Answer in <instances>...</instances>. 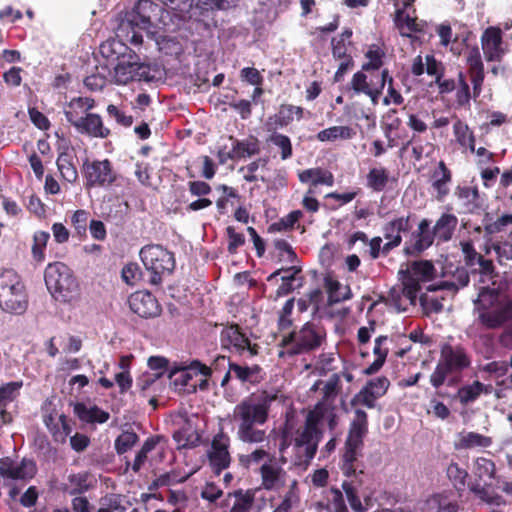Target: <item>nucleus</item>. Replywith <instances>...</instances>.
<instances>
[{
	"label": "nucleus",
	"mask_w": 512,
	"mask_h": 512,
	"mask_svg": "<svg viewBox=\"0 0 512 512\" xmlns=\"http://www.w3.org/2000/svg\"><path fill=\"white\" fill-rule=\"evenodd\" d=\"M278 399L277 391L263 390L239 402L233 410L236 437L246 444H260L267 438L260 426L267 423L272 403Z\"/></svg>",
	"instance_id": "1"
},
{
	"label": "nucleus",
	"mask_w": 512,
	"mask_h": 512,
	"mask_svg": "<svg viewBox=\"0 0 512 512\" xmlns=\"http://www.w3.org/2000/svg\"><path fill=\"white\" fill-rule=\"evenodd\" d=\"M100 53L108 61H117L112 71H109L110 79L117 85H126L130 81H150V66L140 62L136 55L122 41L117 39L107 40L100 45Z\"/></svg>",
	"instance_id": "2"
},
{
	"label": "nucleus",
	"mask_w": 512,
	"mask_h": 512,
	"mask_svg": "<svg viewBox=\"0 0 512 512\" xmlns=\"http://www.w3.org/2000/svg\"><path fill=\"white\" fill-rule=\"evenodd\" d=\"M367 434L368 415L364 410L356 409L341 450L339 468L345 477L357 479L358 485L363 484L362 476L365 464L361 457L363 456L364 438Z\"/></svg>",
	"instance_id": "3"
},
{
	"label": "nucleus",
	"mask_w": 512,
	"mask_h": 512,
	"mask_svg": "<svg viewBox=\"0 0 512 512\" xmlns=\"http://www.w3.org/2000/svg\"><path fill=\"white\" fill-rule=\"evenodd\" d=\"M326 330L323 325L313 321L304 323L283 335L278 346L279 358H293L318 350L326 342Z\"/></svg>",
	"instance_id": "4"
},
{
	"label": "nucleus",
	"mask_w": 512,
	"mask_h": 512,
	"mask_svg": "<svg viewBox=\"0 0 512 512\" xmlns=\"http://www.w3.org/2000/svg\"><path fill=\"white\" fill-rule=\"evenodd\" d=\"M474 305L479 321L488 329H498L512 320V297L505 290H479Z\"/></svg>",
	"instance_id": "5"
},
{
	"label": "nucleus",
	"mask_w": 512,
	"mask_h": 512,
	"mask_svg": "<svg viewBox=\"0 0 512 512\" xmlns=\"http://www.w3.org/2000/svg\"><path fill=\"white\" fill-rule=\"evenodd\" d=\"M471 359L462 345L443 343L440 347V357L437 365L430 375L431 385L438 389L453 373H459L469 368Z\"/></svg>",
	"instance_id": "6"
},
{
	"label": "nucleus",
	"mask_w": 512,
	"mask_h": 512,
	"mask_svg": "<svg viewBox=\"0 0 512 512\" xmlns=\"http://www.w3.org/2000/svg\"><path fill=\"white\" fill-rule=\"evenodd\" d=\"M139 256L148 276L145 284L160 285L175 269L174 255L161 245H146L141 248Z\"/></svg>",
	"instance_id": "7"
},
{
	"label": "nucleus",
	"mask_w": 512,
	"mask_h": 512,
	"mask_svg": "<svg viewBox=\"0 0 512 512\" xmlns=\"http://www.w3.org/2000/svg\"><path fill=\"white\" fill-rule=\"evenodd\" d=\"M220 342L224 349L242 355L248 352L250 356H256L259 352V345L251 343L250 339L236 324H227L220 333Z\"/></svg>",
	"instance_id": "8"
},
{
	"label": "nucleus",
	"mask_w": 512,
	"mask_h": 512,
	"mask_svg": "<svg viewBox=\"0 0 512 512\" xmlns=\"http://www.w3.org/2000/svg\"><path fill=\"white\" fill-rule=\"evenodd\" d=\"M403 288H420V283L431 282L436 278V269L429 260L414 261L398 272Z\"/></svg>",
	"instance_id": "9"
},
{
	"label": "nucleus",
	"mask_w": 512,
	"mask_h": 512,
	"mask_svg": "<svg viewBox=\"0 0 512 512\" xmlns=\"http://www.w3.org/2000/svg\"><path fill=\"white\" fill-rule=\"evenodd\" d=\"M211 368L195 360L188 367L172 369L169 372V378L172 380L176 389L185 393L196 392V377L210 376Z\"/></svg>",
	"instance_id": "10"
},
{
	"label": "nucleus",
	"mask_w": 512,
	"mask_h": 512,
	"mask_svg": "<svg viewBox=\"0 0 512 512\" xmlns=\"http://www.w3.org/2000/svg\"><path fill=\"white\" fill-rule=\"evenodd\" d=\"M435 240L431 221L423 218L411 233L409 240L405 242L403 253L408 257H417L430 248Z\"/></svg>",
	"instance_id": "11"
},
{
	"label": "nucleus",
	"mask_w": 512,
	"mask_h": 512,
	"mask_svg": "<svg viewBox=\"0 0 512 512\" xmlns=\"http://www.w3.org/2000/svg\"><path fill=\"white\" fill-rule=\"evenodd\" d=\"M229 447L230 437L222 430L213 437L207 457L214 474L220 475L222 471L229 468L231 464Z\"/></svg>",
	"instance_id": "12"
},
{
	"label": "nucleus",
	"mask_w": 512,
	"mask_h": 512,
	"mask_svg": "<svg viewBox=\"0 0 512 512\" xmlns=\"http://www.w3.org/2000/svg\"><path fill=\"white\" fill-rule=\"evenodd\" d=\"M161 7L151 0H139L134 8L127 13L126 19L121 23V27L130 26L142 30L149 29L152 24V18L158 15Z\"/></svg>",
	"instance_id": "13"
},
{
	"label": "nucleus",
	"mask_w": 512,
	"mask_h": 512,
	"mask_svg": "<svg viewBox=\"0 0 512 512\" xmlns=\"http://www.w3.org/2000/svg\"><path fill=\"white\" fill-rule=\"evenodd\" d=\"M389 386L390 381L385 376L371 379L351 399V405L360 404L368 409H373L376 406V401L386 394Z\"/></svg>",
	"instance_id": "14"
},
{
	"label": "nucleus",
	"mask_w": 512,
	"mask_h": 512,
	"mask_svg": "<svg viewBox=\"0 0 512 512\" xmlns=\"http://www.w3.org/2000/svg\"><path fill=\"white\" fill-rule=\"evenodd\" d=\"M130 309L142 318H154L160 315L161 305L150 290H135L128 299Z\"/></svg>",
	"instance_id": "15"
},
{
	"label": "nucleus",
	"mask_w": 512,
	"mask_h": 512,
	"mask_svg": "<svg viewBox=\"0 0 512 512\" xmlns=\"http://www.w3.org/2000/svg\"><path fill=\"white\" fill-rule=\"evenodd\" d=\"M84 173L87 181L86 185L88 187L109 186L116 178V175L112 170L111 163L108 160L85 163Z\"/></svg>",
	"instance_id": "16"
},
{
	"label": "nucleus",
	"mask_w": 512,
	"mask_h": 512,
	"mask_svg": "<svg viewBox=\"0 0 512 512\" xmlns=\"http://www.w3.org/2000/svg\"><path fill=\"white\" fill-rule=\"evenodd\" d=\"M0 308L10 314L25 313L28 308L26 290H0Z\"/></svg>",
	"instance_id": "17"
},
{
	"label": "nucleus",
	"mask_w": 512,
	"mask_h": 512,
	"mask_svg": "<svg viewBox=\"0 0 512 512\" xmlns=\"http://www.w3.org/2000/svg\"><path fill=\"white\" fill-rule=\"evenodd\" d=\"M44 280L46 288H70L74 283L70 269L63 263L49 264Z\"/></svg>",
	"instance_id": "18"
},
{
	"label": "nucleus",
	"mask_w": 512,
	"mask_h": 512,
	"mask_svg": "<svg viewBox=\"0 0 512 512\" xmlns=\"http://www.w3.org/2000/svg\"><path fill=\"white\" fill-rule=\"evenodd\" d=\"M482 49L488 61H498L502 57V36L499 28L490 27L485 30L481 38Z\"/></svg>",
	"instance_id": "19"
},
{
	"label": "nucleus",
	"mask_w": 512,
	"mask_h": 512,
	"mask_svg": "<svg viewBox=\"0 0 512 512\" xmlns=\"http://www.w3.org/2000/svg\"><path fill=\"white\" fill-rule=\"evenodd\" d=\"M75 129L81 134L94 138H106L110 134V130L104 126L101 116L95 113L86 114Z\"/></svg>",
	"instance_id": "20"
},
{
	"label": "nucleus",
	"mask_w": 512,
	"mask_h": 512,
	"mask_svg": "<svg viewBox=\"0 0 512 512\" xmlns=\"http://www.w3.org/2000/svg\"><path fill=\"white\" fill-rule=\"evenodd\" d=\"M261 476V486L267 491L277 489L281 484L282 477L286 474L282 467L277 466L275 462L267 461L259 469Z\"/></svg>",
	"instance_id": "21"
},
{
	"label": "nucleus",
	"mask_w": 512,
	"mask_h": 512,
	"mask_svg": "<svg viewBox=\"0 0 512 512\" xmlns=\"http://www.w3.org/2000/svg\"><path fill=\"white\" fill-rule=\"evenodd\" d=\"M458 225V218L451 213H443L435 222L433 234L438 243H445L452 239Z\"/></svg>",
	"instance_id": "22"
},
{
	"label": "nucleus",
	"mask_w": 512,
	"mask_h": 512,
	"mask_svg": "<svg viewBox=\"0 0 512 512\" xmlns=\"http://www.w3.org/2000/svg\"><path fill=\"white\" fill-rule=\"evenodd\" d=\"M74 414L85 423H105L108 421L110 415L108 412L102 410L97 405L87 406L83 402H78L74 405Z\"/></svg>",
	"instance_id": "23"
},
{
	"label": "nucleus",
	"mask_w": 512,
	"mask_h": 512,
	"mask_svg": "<svg viewBox=\"0 0 512 512\" xmlns=\"http://www.w3.org/2000/svg\"><path fill=\"white\" fill-rule=\"evenodd\" d=\"M281 280L279 288H301L303 286V280L300 276V270L296 267H290L287 269H280L268 277V281L271 284H277L278 280Z\"/></svg>",
	"instance_id": "24"
},
{
	"label": "nucleus",
	"mask_w": 512,
	"mask_h": 512,
	"mask_svg": "<svg viewBox=\"0 0 512 512\" xmlns=\"http://www.w3.org/2000/svg\"><path fill=\"white\" fill-rule=\"evenodd\" d=\"M411 229L410 216H401L394 218L382 227L385 239H391L402 242V233H407Z\"/></svg>",
	"instance_id": "25"
},
{
	"label": "nucleus",
	"mask_w": 512,
	"mask_h": 512,
	"mask_svg": "<svg viewBox=\"0 0 512 512\" xmlns=\"http://www.w3.org/2000/svg\"><path fill=\"white\" fill-rule=\"evenodd\" d=\"M492 443L493 440L489 436L477 432H462L458 435L455 447L456 449L488 448Z\"/></svg>",
	"instance_id": "26"
},
{
	"label": "nucleus",
	"mask_w": 512,
	"mask_h": 512,
	"mask_svg": "<svg viewBox=\"0 0 512 512\" xmlns=\"http://www.w3.org/2000/svg\"><path fill=\"white\" fill-rule=\"evenodd\" d=\"M451 171L443 161L438 164V169L432 174V187L437 191V199L442 200L448 193V184L451 182Z\"/></svg>",
	"instance_id": "27"
},
{
	"label": "nucleus",
	"mask_w": 512,
	"mask_h": 512,
	"mask_svg": "<svg viewBox=\"0 0 512 512\" xmlns=\"http://www.w3.org/2000/svg\"><path fill=\"white\" fill-rule=\"evenodd\" d=\"M356 135V130L350 126H331L319 131L316 138L320 142H335L350 140Z\"/></svg>",
	"instance_id": "28"
},
{
	"label": "nucleus",
	"mask_w": 512,
	"mask_h": 512,
	"mask_svg": "<svg viewBox=\"0 0 512 512\" xmlns=\"http://www.w3.org/2000/svg\"><path fill=\"white\" fill-rule=\"evenodd\" d=\"M232 497L235 500L230 509V512H248L252 508L255 501V490L248 489L244 491L243 489H237L233 492H229L227 494L226 501Z\"/></svg>",
	"instance_id": "29"
},
{
	"label": "nucleus",
	"mask_w": 512,
	"mask_h": 512,
	"mask_svg": "<svg viewBox=\"0 0 512 512\" xmlns=\"http://www.w3.org/2000/svg\"><path fill=\"white\" fill-rule=\"evenodd\" d=\"M455 195L461 201L466 213H475L481 208L479 202V193L476 187H457Z\"/></svg>",
	"instance_id": "30"
},
{
	"label": "nucleus",
	"mask_w": 512,
	"mask_h": 512,
	"mask_svg": "<svg viewBox=\"0 0 512 512\" xmlns=\"http://www.w3.org/2000/svg\"><path fill=\"white\" fill-rule=\"evenodd\" d=\"M229 139L232 141L237 159L252 157L260 153V143L255 137L238 140L230 136Z\"/></svg>",
	"instance_id": "31"
},
{
	"label": "nucleus",
	"mask_w": 512,
	"mask_h": 512,
	"mask_svg": "<svg viewBox=\"0 0 512 512\" xmlns=\"http://www.w3.org/2000/svg\"><path fill=\"white\" fill-rule=\"evenodd\" d=\"M490 485L473 483L469 485L470 491L481 501L496 507L505 506L507 501L498 493L489 490Z\"/></svg>",
	"instance_id": "32"
},
{
	"label": "nucleus",
	"mask_w": 512,
	"mask_h": 512,
	"mask_svg": "<svg viewBox=\"0 0 512 512\" xmlns=\"http://www.w3.org/2000/svg\"><path fill=\"white\" fill-rule=\"evenodd\" d=\"M8 473L10 474L9 479L28 482L36 476L37 465L33 459L24 457L15 465L14 469Z\"/></svg>",
	"instance_id": "33"
},
{
	"label": "nucleus",
	"mask_w": 512,
	"mask_h": 512,
	"mask_svg": "<svg viewBox=\"0 0 512 512\" xmlns=\"http://www.w3.org/2000/svg\"><path fill=\"white\" fill-rule=\"evenodd\" d=\"M261 368L258 365L251 367L241 366L236 363H229V370L225 373L221 385L225 386L230 379V373H234L235 377L242 382H253V377L260 372Z\"/></svg>",
	"instance_id": "34"
},
{
	"label": "nucleus",
	"mask_w": 512,
	"mask_h": 512,
	"mask_svg": "<svg viewBox=\"0 0 512 512\" xmlns=\"http://www.w3.org/2000/svg\"><path fill=\"white\" fill-rule=\"evenodd\" d=\"M299 180L302 183L311 182L314 186L325 184L328 186L333 185V176L330 172L321 168L306 169L299 173Z\"/></svg>",
	"instance_id": "35"
},
{
	"label": "nucleus",
	"mask_w": 512,
	"mask_h": 512,
	"mask_svg": "<svg viewBox=\"0 0 512 512\" xmlns=\"http://www.w3.org/2000/svg\"><path fill=\"white\" fill-rule=\"evenodd\" d=\"M148 366L156 373L154 374V378L151 376H144L142 380L138 381V385H141L142 390H145L151 383L154 382L155 378H159L168 370L169 361L163 356H151L148 359Z\"/></svg>",
	"instance_id": "36"
},
{
	"label": "nucleus",
	"mask_w": 512,
	"mask_h": 512,
	"mask_svg": "<svg viewBox=\"0 0 512 512\" xmlns=\"http://www.w3.org/2000/svg\"><path fill=\"white\" fill-rule=\"evenodd\" d=\"M389 180V173L383 167L371 168L366 176L367 187L375 192H381Z\"/></svg>",
	"instance_id": "37"
},
{
	"label": "nucleus",
	"mask_w": 512,
	"mask_h": 512,
	"mask_svg": "<svg viewBox=\"0 0 512 512\" xmlns=\"http://www.w3.org/2000/svg\"><path fill=\"white\" fill-rule=\"evenodd\" d=\"M388 78L389 73L386 69L381 73H372L369 75V88L371 89L370 99L374 105L378 104Z\"/></svg>",
	"instance_id": "38"
},
{
	"label": "nucleus",
	"mask_w": 512,
	"mask_h": 512,
	"mask_svg": "<svg viewBox=\"0 0 512 512\" xmlns=\"http://www.w3.org/2000/svg\"><path fill=\"white\" fill-rule=\"evenodd\" d=\"M264 459L270 462H276L275 454H270L263 448H257L249 454L239 455V464L243 468L249 469L252 465L259 464Z\"/></svg>",
	"instance_id": "39"
},
{
	"label": "nucleus",
	"mask_w": 512,
	"mask_h": 512,
	"mask_svg": "<svg viewBox=\"0 0 512 512\" xmlns=\"http://www.w3.org/2000/svg\"><path fill=\"white\" fill-rule=\"evenodd\" d=\"M144 274L140 266L135 262L125 264L121 270V279L128 286H136L145 283Z\"/></svg>",
	"instance_id": "40"
},
{
	"label": "nucleus",
	"mask_w": 512,
	"mask_h": 512,
	"mask_svg": "<svg viewBox=\"0 0 512 512\" xmlns=\"http://www.w3.org/2000/svg\"><path fill=\"white\" fill-rule=\"evenodd\" d=\"M360 486L361 485L357 484V479L355 478H351L350 480H344L342 482V489L346 494L350 507L355 512H362L364 510L362 502L358 496V487Z\"/></svg>",
	"instance_id": "41"
},
{
	"label": "nucleus",
	"mask_w": 512,
	"mask_h": 512,
	"mask_svg": "<svg viewBox=\"0 0 512 512\" xmlns=\"http://www.w3.org/2000/svg\"><path fill=\"white\" fill-rule=\"evenodd\" d=\"M481 395V382L476 380L472 384L464 385L457 390L455 398L466 406L476 401Z\"/></svg>",
	"instance_id": "42"
},
{
	"label": "nucleus",
	"mask_w": 512,
	"mask_h": 512,
	"mask_svg": "<svg viewBox=\"0 0 512 512\" xmlns=\"http://www.w3.org/2000/svg\"><path fill=\"white\" fill-rule=\"evenodd\" d=\"M447 477L452 482L454 488L458 492H463L466 488V481L468 478V472L466 469L461 468L458 463L452 462L447 467Z\"/></svg>",
	"instance_id": "43"
},
{
	"label": "nucleus",
	"mask_w": 512,
	"mask_h": 512,
	"mask_svg": "<svg viewBox=\"0 0 512 512\" xmlns=\"http://www.w3.org/2000/svg\"><path fill=\"white\" fill-rule=\"evenodd\" d=\"M474 474L479 480L496 478V465L491 459L478 457L474 462Z\"/></svg>",
	"instance_id": "44"
},
{
	"label": "nucleus",
	"mask_w": 512,
	"mask_h": 512,
	"mask_svg": "<svg viewBox=\"0 0 512 512\" xmlns=\"http://www.w3.org/2000/svg\"><path fill=\"white\" fill-rule=\"evenodd\" d=\"M454 135L456 137L457 142L463 146L469 148L472 152L475 151V140L472 132L469 127L461 122L457 121L454 126Z\"/></svg>",
	"instance_id": "45"
},
{
	"label": "nucleus",
	"mask_w": 512,
	"mask_h": 512,
	"mask_svg": "<svg viewBox=\"0 0 512 512\" xmlns=\"http://www.w3.org/2000/svg\"><path fill=\"white\" fill-rule=\"evenodd\" d=\"M58 170L66 181L73 183L77 180L78 173L74 167L70 155L62 153L57 158Z\"/></svg>",
	"instance_id": "46"
},
{
	"label": "nucleus",
	"mask_w": 512,
	"mask_h": 512,
	"mask_svg": "<svg viewBox=\"0 0 512 512\" xmlns=\"http://www.w3.org/2000/svg\"><path fill=\"white\" fill-rule=\"evenodd\" d=\"M395 22L404 36H408V32H418L422 30L421 24L413 17L405 15L402 10H398L395 17Z\"/></svg>",
	"instance_id": "47"
},
{
	"label": "nucleus",
	"mask_w": 512,
	"mask_h": 512,
	"mask_svg": "<svg viewBox=\"0 0 512 512\" xmlns=\"http://www.w3.org/2000/svg\"><path fill=\"white\" fill-rule=\"evenodd\" d=\"M23 386V381H12L0 387V408H6L19 395V390Z\"/></svg>",
	"instance_id": "48"
},
{
	"label": "nucleus",
	"mask_w": 512,
	"mask_h": 512,
	"mask_svg": "<svg viewBox=\"0 0 512 512\" xmlns=\"http://www.w3.org/2000/svg\"><path fill=\"white\" fill-rule=\"evenodd\" d=\"M89 480V474L87 472L74 473L68 476V482L71 489L68 491L70 495H78L85 493L91 488Z\"/></svg>",
	"instance_id": "49"
},
{
	"label": "nucleus",
	"mask_w": 512,
	"mask_h": 512,
	"mask_svg": "<svg viewBox=\"0 0 512 512\" xmlns=\"http://www.w3.org/2000/svg\"><path fill=\"white\" fill-rule=\"evenodd\" d=\"M158 444V438L149 437L143 443L141 449L137 452L134 462L131 466L132 470L137 473L141 470L142 466L147 460L148 453H150L153 449H155Z\"/></svg>",
	"instance_id": "50"
},
{
	"label": "nucleus",
	"mask_w": 512,
	"mask_h": 512,
	"mask_svg": "<svg viewBox=\"0 0 512 512\" xmlns=\"http://www.w3.org/2000/svg\"><path fill=\"white\" fill-rule=\"evenodd\" d=\"M139 440V436L134 431H123L115 440V450L119 455L130 450Z\"/></svg>",
	"instance_id": "51"
},
{
	"label": "nucleus",
	"mask_w": 512,
	"mask_h": 512,
	"mask_svg": "<svg viewBox=\"0 0 512 512\" xmlns=\"http://www.w3.org/2000/svg\"><path fill=\"white\" fill-rule=\"evenodd\" d=\"M64 114L67 121L76 128L77 124L85 118L87 113L84 111L83 106L74 98L65 107Z\"/></svg>",
	"instance_id": "52"
},
{
	"label": "nucleus",
	"mask_w": 512,
	"mask_h": 512,
	"mask_svg": "<svg viewBox=\"0 0 512 512\" xmlns=\"http://www.w3.org/2000/svg\"><path fill=\"white\" fill-rule=\"evenodd\" d=\"M294 119L292 105H282L274 117H270L268 125H273V128H282L289 125Z\"/></svg>",
	"instance_id": "53"
},
{
	"label": "nucleus",
	"mask_w": 512,
	"mask_h": 512,
	"mask_svg": "<svg viewBox=\"0 0 512 512\" xmlns=\"http://www.w3.org/2000/svg\"><path fill=\"white\" fill-rule=\"evenodd\" d=\"M294 309V299H288L279 311L277 327L280 332L289 330L293 326V319L291 317Z\"/></svg>",
	"instance_id": "54"
},
{
	"label": "nucleus",
	"mask_w": 512,
	"mask_h": 512,
	"mask_svg": "<svg viewBox=\"0 0 512 512\" xmlns=\"http://www.w3.org/2000/svg\"><path fill=\"white\" fill-rule=\"evenodd\" d=\"M268 141L281 149L282 160H287L292 156V144L288 136L273 132L268 138Z\"/></svg>",
	"instance_id": "55"
},
{
	"label": "nucleus",
	"mask_w": 512,
	"mask_h": 512,
	"mask_svg": "<svg viewBox=\"0 0 512 512\" xmlns=\"http://www.w3.org/2000/svg\"><path fill=\"white\" fill-rule=\"evenodd\" d=\"M296 501H298V482L297 480H293L290 484L289 490L277 507V510L281 512H289Z\"/></svg>",
	"instance_id": "56"
},
{
	"label": "nucleus",
	"mask_w": 512,
	"mask_h": 512,
	"mask_svg": "<svg viewBox=\"0 0 512 512\" xmlns=\"http://www.w3.org/2000/svg\"><path fill=\"white\" fill-rule=\"evenodd\" d=\"M50 238V234L45 231H39L34 234V244L32 246V253L36 260L42 261L44 259V248Z\"/></svg>",
	"instance_id": "57"
},
{
	"label": "nucleus",
	"mask_w": 512,
	"mask_h": 512,
	"mask_svg": "<svg viewBox=\"0 0 512 512\" xmlns=\"http://www.w3.org/2000/svg\"><path fill=\"white\" fill-rule=\"evenodd\" d=\"M470 88L462 72L458 74V86L456 91V101L458 105L465 106L470 103Z\"/></svg>",
	"instance_id": "58"
},
{
	"label": "nucleus",
	"mask_w": 512,
	"mask_h": 512,
	"mask_svg": "<svg viewBox=\"0 0 512 512\" xmlns=\"http://www.w3.org/2000/svg\"><path fill=\"white\" fill-rule=\"evenodd\" d=\"M321 437V435L303 428V430L298 434V436L294 440V448L299 453L305 444L309 445L313 443H319Z\"/></svg>",
	"instance_id": "59"
},
{
	"label": "nucleus",
	"mask_w": 512,
	"mask_h": 512,
	"mask_svg": "<svg viewBox=\"0 0 512 512\" xmlns=\"http://www.w3.org/2000/svg\"><path fill=\"white\" fill-rule=\"evenodd\" d=\"M351 87L356 93H363L370 97L369 76L362 71L356 72L351 79Z\"/></svg>",
	"instance_id": "60"
},
{
	"label": "nucleus",
	"mask_w": 512,
	"mask_h": 512,
	"mask_svg": "<svg viewBox=\"0 0 512 512\" xmlns=\"http://www.w3.org/2000/svg\"><path fill=\"white\" fill-rule=\"evenodd\" d=\"M268 164V158H259L255 161L250 162L248 165L241 167L240 172H244V180L247 182H255L258 180L255 172L260 167H265Z\"/></svg>",
	"instance_id": "61"
},
{
	"label": "nucleus",
	"mask_w": 512,
	"mask_h": 512,
	"mask_svg": "<svg viewBox=\"0 0 512 512\" xmlns=\"http://www.w3.org/2000/svg\"><path fill=\"white\" fill-rule=\"evenodd\" d=\"M328 502L333 512H348V508L340 489L336 487H331L329 489Z\"/></svg>",
	"instance_id": "62"
},
{
	"label": "nucleus",
	"mask_w": 512,
	"mask_h": 512,
	"mask_svg": "<svg viewBox=\"0 0 512 512\" xmlns=\"http://www.w3.org/2000/svg\"><path fill=\"white\" fill-rule=\"evenodd\" d=\"M341 390L340 375L334 373L328 379L323 387V395L325 400L334 399Z\"/></svg>",
	"instance_id": "63"
},
{
	"label": "nucleus",
	"mask_w": 512,
	"mask_h": 512,
	"mask_svg": "<svg viewBox=\"0 0 512 512\" xmlns=\"http://www.w3.org/2000/svg\"><path fill=\"white\" fill-rule=\"evenodd\" d=\"M491 248L495 251L500 263L504 260H512V243L509 241H497Z\"/></svg>",
	"instance_id": "64"
}]
</instances>
